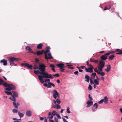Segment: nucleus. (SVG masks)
<instances>
[{"instance_id": "27", "label": "nucleus", "mask_w": 122, "mask_h": 122, "mask_svg": "<svg viewBox=\"0 0 122 122\" xmlns=\"http://www.w3.org/2000/svg\"><path fill=\"white\" fill-rule=\"evenodd\" d=\"M18 115L20 117H22L24 116V114L23 113H20V112H18Z\"/></svg>"}, {"instance_id": "55", "label": "nucleus", "mask_w": 122, "mask_h": 122, "mask_svg": "<svg viewBox=\"0 0 122 122\" xmlns=\"http://www.w3.org/2000/svg\"><path fill=\"white\" fill-rule=\"evenodd\" d=\"M64 70H65V69H63V68H60V71L61 72H64Z\"/></svg>"}, {"instance_id": "45", "label": "nucleus", "mask_w": 122, "mask_h": 122, "mask_svg": "<svg viewBox=\"0 0 122 122\" xmlns=\"http://www.w3.org/2000/svg\"><path fill=\"white\" fill-rule=\"evenodd\" d=\"M90 82L91 84H94V82L93 81L92 79H90Z\"/></svg>"}, {"instance_id": "4", "label": "nucleus", "mask_w": 122, "mask_h": 122, "mask_svg": "<svg viewBox=\"0 0 122 122\" xmlns=\"http://www.w3.org/2000/svg\"><path fill=\"white\" fill-rule=\"evenodd\" d=\"M15 86L12 84H9L5 89L8 91H10L12 90H15Z\"/></svg>"}, {"instance_id": "19", "label": "nucleus", "mask_w": 122, "mask_h": 122, "mask_svg": "<svg viewBox=\"0 0 122 122\" xmlns=\"http://www.w3.org/2000/svg\"><path fill=\"white\" fill-rule=\"evenodd\" d=\"M50 48L49 46H47L46 47V51H44V54H46L49 52L50 51Z\"/></svg>"}, {"instance_id": "51", "label": "nucleus", "mask_w": 122, "mask_h": 122, "mask_svg": "<svg viewBox=\"0 0 122 122\" xmlns=\"http://www.w3.org/2000/svg\"><path fill=\"white\" fill-rule=\"evenodd\" d=\"M56 115L57 118L59 119H61V117L58 114H56Z\"/></svg>"}, {"instance_id": "29", "label": "nucleus", "mask_w": 122, "mask_h": 122, "mask_svg": "<svg viewBox=\"0 0 122 122\" xmlns=\"http://www.w3.org/2000/svg\"><path fill=\"white\" fill-rule=\"evenodd\" d=\"M94 83L96 85H98L99 84V83L97 79H95L94 80Z\"/></svg>"}, {"instance_id": "2", "label": "nucleus", "mask_w": 122, "mask_h": 122, "mask_svg": "<svg viewBox=\"0 0 122 122\" xmlns=\"http://www.w3.org/2000/svg\"><path fill=\"white\" fill-rule=\"evenodd\" d=\"M19 58H16L14 57L10 56L8 58V61L9 62L10 65L12 66H16L17 65L16 63L18 61Z\"/></svg>"}, {"instance_id": "59", "label": "nucleus", "mask_w": 122, "mask_h": 122, "mask_svg": "<svg viewBox=\"0 0 122 122\" xmlns=\"http://www.w3.org/2000/svg\"><path fill=\"white\" fill-rule=\"evenodd\" d=\"M94 60L93 59L91 58L90 60V61L91 62H93Z\"/></svg>"}, {"instance_id": "36", "label": "nucleus", "mask_w": 122, "mask_h": 122, "mask_svg": "<svg viewBox=\"0 0 122 122\" xmlns=\"http://www.w3.org/2000/svg\"><path fill=\"white\" fill-rule=\"evenodd\" d=\"M56 106L57 109H59L61 108V107L59 105L57 104L56 105Z\"/></svg>"}, {"instance_id": "14", "label": "nucleus", "mask_w": 122, "mask_h": 122, "mask_svg": "<svg viewBox=\"0 0 122 122\" xmlns=\"http://www.w3.org/2000/svg\"><path fill=\"white\" fill-rule=\"evenodd\" d=\"M53 117L52 115L51 112H50L48 113V116L47 117V119L48 120L49 119H52Z\"/></svg>"}, {"instance_id": "33", "label": "nucleus", "mask_w": 122, "mask_h": 122, "mask_svg": "<svg viewBox=\"0 0 122 122\" xmlns=\"http://www.w3.org/2000/svg\"><path fill=\"white\" fill-rule=\"evenodd\" d=\"M51 114L53 115V116H55V115L57 114H56V112L55 110H54L52 111V112L51 113Z\"/></svg>"}, {"instance_id": "9", "label": "nucleus", "mask_w": 122, "mask_h": 122, "mask_svg": "<svg viewBox=\"0 0 122 122\" xmlns=\"http://www.w3.org/2000/svg\"><path fill=\"white\" fill-rule=\"evenodd\" d=\"M86 103L87 104L86 107L87 108L92 105L93 104V102L92 101H88L86 102Z\"/></svg>"}, {"instance_id": "1", "label": "nucleus", "mask_w": 122, "mask_h": 122, "mask_svg": "<svg viewBox=\"0 0 122 122\" xmlns=\"http://www.w3.org/2000/svg\"><path fill=\"white\" fill-rule=\"evenodd\" d=\"M46 66L43 63H42L39 65V68L40 72L39 74L41 75L38 76V79L41 83H43L44 81L43 79L44 78H49L53 79L54 77L51 75L49 74L48 73L45 71V68Z\"/></svg>"}, {"instance_id": "28", "label": "nucleus", "mask_w": 122, "mask_h": 122, "mask_svg": "<svg viewBox=\"0 0 122 122\" xmlns=\"http://www.w3.org/2000/svg\"><path fill=\"white\" fill-rule=\"evenodd\" d=\"M9 84H8L7 82H5L3 83L2 84L5 87H7Z\"/></svg>"}, {"instance_id": "31", "label": "nucleus", "mask_w": 122, "mask_h": 122, "mask_svg": "<svg viewBox=\"0 0 122 122\" xmlns=\"http://www.w3.org/2000/svg\"><path fill=\"white\" fill-rule=\"evenodd\" d=\"M28 64L27 63H23L21 64V65L22 66L25 67H27Z\"/></svg>"}, {"instance_id": "63", "label": "nucleus", "mask_w": 122, "mask_h": 122, "mask_svg": "<svg viewBox=\"0 0 122 122\" xmlns=\"http://www.w3.org/2000/svg\"><path fill=\"white\" fill-rule=\"evenodd\" d=\"M49 121L50 122H55L53 120H51V119H49Z\"/></svg>"}, {"instance_id": "35", "label": "nucleus", "mask_w": 122, "mask_h": 122, "mask_svg": "<svg viewBox=\"0 0 122 122\" xmlns=\"http://www.w3.org/2000/svg\"><path fill=\"white\" fill-rule=\"evenodd\" d=\"M12 111L14 113H16V112H19L17 110L15 109H13Z\"/></svg>"}, {"instance_id": "43", "label": "nucleus", "mask_w": 122, "mask_h": 122, "mask_svg": "<svg viewBox=\"0 0 122 122\" xmlns=\"http://www.w3.org/2000/svg\"><path fill=\"white\" fill-rule=\"evenodd\" d=\"M53 76H56V77H58L59 76H60V75L59 74H58V73H57V74H53Z\"/></svg>"}, {"instance_id": "49", "label": "nucleus", "mask_w": 122, "mask_h": 122, "mask_svg": "<svg viewBox=\"0 0 122 122\" xmlns=\"http://www.w3.org/2000/svg\"><path fill=\"white\" fill-rule=\"evenodd\" d=\"M48 84H49L50 85H52V86H53V87L55 86V85L54 84L52 83L49 82L48 83Z\"/></svg>"}, {"instance_id": "34", "label": "nucleus", "mask_w": 122, "mask_h": 122, "mask_svg": "<svg viewBox=\"0 0 122 122\" xmlns=\"http://www.w3.org/2000/svg\"><path fill=\"white\" fill-rule=\"evenodd\" d=\"M33 67V66L32 65H29V64L28 65L27 67L29 68L30 69H32V67Z\"/></svg>"}, {"instance_id": "30", "label": "nucleus", "mask_w": 122, "mask_h": 122, "mask_svg": "<svg viewBox=\"0 0 122 122\" xmlns=\"http://www.w3.org/2000/svg\"><path fill=\"white\" fill-rule=\"evenodd\" d=\"M39 72H40V71H39V70H35L34 72V73L37 75H38L39 74Z\"/></svg>"}, {"instance_id": "52", "label": "nucleus", "mask_w": 122, "mask_h": 122, "mask_svg": "<svg viewBox=\"0 0 122 122\" xmlns=\"http://www.w3.org/2000/svg\"><path fill=\"white\" fill-rule=\"evenodd\" d=\"M92 89V86L91 85H90L89 86L88 89L89 90H91Z\"/></svg>"}, {"instance_id": "17", "label": "nucleus", "mask_w": 122, "mask_h": 122, "mask_svg": "<svg viewBox=\"0 0 122 122\" xmlns=\"http://www.w3.org/2000/svg\"><path fill=\"white\" fill-rule=\"evenodd\" d=\"M31 112L29 110H27L26 111V115L28 117H30L31 116Z\"/></svg>"}, {"instance_id": "61", "label": "nucleus", "mask_w": 122, "mask_h": 122, "mask_svg": "<svg viewBox=\"0 0 122 122\" xmlns=\"http://www.w3.org/2000/svg\"><path fill=\"white\" fill-rule=\"evenodd\" d=\"M94 71L96 72H97V71H98V70L97 69V68H95L94 69Z\"/></svg>"}, {"instance_id": "40", "label": "nucleus", "mask_w": 122, "mask_h": 122, "mask_svg": "<svg viewBox=\"0 0 122 122\" xmlns=\"http://www.w3.org/2000/svg\"><path fill=\"white\" fill-rule=\"evenodd\" d=\"M26 49L28 51H31L32 49L29 47L26 46Z\"/></svg>"}, {"instance_id": "47", "label": "nucleus", "mask_w": 122, "mask_h": 122, "mask_svg": "<svg viewBox=\"0 0 122 122\" xmlns=\"http://www.w3.org/2000/svg\"><path fill=\"white\" fill-rule=\"evenodd\" d=\"M88 97H89V98L90 100V101H92V100L93 98L90 95V94H88Z\"/></svg>"}, {"instance_id": "50", "label": "nucleus", "mask_w": 122, "mask_h": 122, "mask_svg": "<svg viewBox=\"0 0 122 122\" xmlns=\"http://www.w3.org/2000/svg\"><path fill=\"white\" fill-rule=\"evenodd\" d=\"M71 66L70 65H68L66 66H68V68L69 69H73L74 68V67H71L70 66Z\"/></svg>"}, {"instance_id": "46", "label": "nucleus", "mask_w": 122, "mask_h": 122, "mask_svg": "<svg viewBox=\"0 0 122 122\" xmlns=\"http://www.w3.org/2000/svg\"><path fill=\"white\" fill-rule=\"evenodd\" d=\"M105 73L104 72H101L100 75L101 76H103L105 75Z\"/></svg>"}, {"instance_id": "57", "label": "nucleus", "mask_w": 122, "mask_h": 122, "mask_svg": "<svg viewBox=\"0 0 122 122\" xmlns=\"http://www.w3.org/2000/svg\"><path fill=\"white\" fill-rule=\"evenodd\" d=\"M104 67L102 66H98V69H99V68H103Z\"/></svg>"}, {"instance_id": "56", "label": "nucleus", "mask_w": 122, "mask_h": 122, "mask_svg": "<svg viewBox=\"0 0 122 122\" xmlns=\"http://www.w3.org/2000/svg\"><path fill=\"white\" fill-rule=\"evenodd\" d=\"M98 60H94L93 62L95 63H98Z\"/></svg>"}, {"instance_id": "54", "label": "nucleus", "mask_w": 122, "mask_h": 122, "mask_svg": "<svg viewBox=\"0 0 122 122\" xmlns=\"http://www.w3.org/2000/svg\"><path fill=\"white\" fill-rule=\"evenodd\" d=\"M50 67L52 68H54L55 66L53 64H51L50 65Z\"/></svg>"}, {"instance_id": "44", "label": "nucleus", "mask_w": 122, "mask_h": 122, "mask_svg": "<svg viewBox=\"0 0 122 122\" xmlns=\"http://www.w3.org/2000/svg\"><path fill=\"white\" fill-rule=\"evenodd\" d=\"M104 101V99H102V100H101L100 101H99L98 102V103L99 104H101Z\"/></svg>"}, {"instance_id": "39", "label": "nucleus", "mask_w": 122, "mask_h": 122, "mask_svg": "<svg viewBox=\"0 0 122 122\" xmlns=\"http://www.w3.org/2000/svg\"><path fill=\"white\" fill-rule=\"evenodd\" d=\"M76 68L78 69L79 71L80 72H82L83 71V70L80 69V67L77 66Z\"/></svg>"}, {"instance_id": "6", "label": "nucleus", "mask_w": 122, "mask_h": 122, "mask_svg": "<svg viewBox=\"0 0 122 122\" xmlns=\"http://www.w3.org/2000/svg\"><path fill=\"white\" fill-rule=\"evenodd\" d=\"M108 54H107V53L102 55L100 57L102 61H105L108 58L107 56H108Z\"/></svg>"}, {"instance_id": "42", "label": "nucleus", "mask_w": 122, "mask_h": 122, "mask_svg": "<svg viewBox=\"0 0 122 122\" xmlns=\"http://www.w3.org/2000/svg\"><path fill=\"white\" fill-rule=\"evenodd\" d=\"M66 112L68 113H70V112L69 110V107H67Z\"/></svg>"}, {"instance_id": "58", "label": "nucleus", "mask_w": 122, "mask_h": 122, "mask_svg": "<svg viewBox=\"0 0 122 122\" xmlns=\"http://www.w3.org/2000/svg\"><path fill=\"white\" fill-rule=\"evenodd\" d=\"M55 120L56 122H58V120L56 117L55 118Z\"/></svg>"}, {"instance_id": "21", "label": "nucleus", "mask_w": 122, "mask_h": 122, "mask_svg": "<svg viewBox=\"0 0 122 122\" xmlns=\"http://www.w3.org/2000/svg\"><path fill=\"white\" fill-rule=\"evenodd\" d=\"M104 101L105 103L107 104L108 102V98L107 96H106L104 97Z\"/></svg>"}, {"instance_id": "25", "label": "nucleus", "mask_w": 122, "mask_h": 122, "mask_svg": "<svg viewBox=\"0 0 122 122\" xmlns=\"http://www.w3.org/2000/svg\"><path fill=\"white\" fill-rule=\"evenodd\" d=\"M5 93L6 94L8 95H11L12 96V93L10 92H8L7 91H5Z\"/></svg>"}, {"instance_id": "41", "label": "nucleus", "mask_w": 122, "mask_h": 122, "mask_svg": "<svg viewBox=\"0 0 122 122\" xmlns=\"http://www.w3.org/2000/svg\"><path fill=\"white\" fill-rule=\"evenodd\" d=\"M56 102L58 104H60L61 102V101L60 100L58 99H57L56 100Z\"/></svg>"}, {"instance_id": "5", "label": "nucleus", "mask_w": 122, "mask_h": 122, "mask_svg": "<svg viewBox=\"0 0 122 122\" xmlns=\"http://www.w3.org/2000/svg\"><path fill=\"white\" fill-rule=\"evenodd\" d=\"M53 94V97L55 99H56L57 97L59 96V95L56 90H54L52 92Z\"/></svg>"}, {"instance_id": "10", "label": "nucleus", "mask_w": 122, "mask_h": 122, "mask_svg": "<svg viewBox=\"0 0 122 122\" xmlns=\"http://www.w3.org/2000/svg\"><path fill=\"white\" fill-rule=\"evenodd\" d=\"M45 51L42 50H41V51H37L36 52V54L37 56H39L41 55L43 53V52Z\"/></svg>"}, {"instance_id": "26", "label": "nucleus", "mask_w": 122, "mask_h": 122, "mask_svg": "<svg viewBox=\"0 0 122 122\" xmlns=\"http://www.w3.org/2000/svg\"><path fill=\"white\" fill-rule=\"evenodd\" d=\"M98 105L97 103H95L93 105V107L94 108L96 109L98 107Z\"/></svg>"}, {"instance_id": "38", "label": "nucleus", "mask_w": 122, "mask_h": 122, "mask_svg": "<svg viewBox=\"0 0 122 122\" xmlns=\"http://www.w3.org/2000/svg\"><path fill=\"white\" fill-rule=\"evenodd\" d=\"M3 82H4L3 80L0 78V85L2 84Z\"/></svg>"}, {"instance_id": "62", "label": "nucleus", "mask_w": 122, "mask_h": 122, "mask_svg": "<svg viewBox=\"0 0 122 122\" xmlns=\"http://www.w3.org/2000/svg\"><path fill=\"white\" fill-rule=\"evenodd\" d=\"M62 119H63L64 122H68L67 121H66L64 118H62Z\"/></svg>"}, {"instance_id": "37", "label": "nucleus", "mask_w": 122, "mask_h": 122, "mask_svg": "<svg viewBox=\"0 0 122 122\" xmlns=\"http://www.w3.org/2000/svg\"><path fill=\"white\" fill-rule=\"evenodd\" d=\"M116 52L115 51H111L110 52H109L108 53H107V54H108V55H109L110 54H113L115 52Z\"/></svg>"}, {"instance_id": "13", "label": "nucleus", "mask_w": 122, "mask_h": 122, "mask_svg": "<svg viewBox=\"0 0 122 122\" xmlns=\"http://www.w3.org/2000/svg\"><path fill=\"white\" fill-rule=\"evenodd\" d=\"M1 63H3V65L4 66L7 65V61L5 59H3L0 61Z\"/></svg>"}, {"instance_id": "8", "label": "nucleus", "mask_w": 122, "mask_h": 122, "mask_svg": "<svg viewBox=\"0 0 122 122\" xmlns=\"http://www.w3.org/2000/svg\"><path fill=\"white\" fill-rule=\"evenodd\" d=\"M93 69L90 67H88V68L86 67L85 68V70L86 71L88 72L92 73L93 72Z\"/></svg>"}, {"instance_id": "20", "label": "nucleus", "mask_w": 122, "mask_h": 122, "mask_svg": "<svg viewBox=\"0 0 122 122\" xmlns=\"http://www.w3.org/2000/svg\"><path fill=\"white\" fill-rule=\"evenodd\" d=\"M13 94L12 95V96H13L15 97H18V94L17 92H13Z\"/></svg>"}, {"instance_id": "12", "label": "nucleus", "mask_w": 122, "mask_h": 122, "mask_svg": "<svg viewBox=\"0 0 122 122\" xmlns=\"http://www.w3.org/2000/svg\"><path fill=\"white\" fill-rule=\"evenodd\" d=\"M90 76L87 75H86L85 76V80L88 83L89 82L90 80Z\"/></svg>"}, {"instance_id": "32", "label": "nucleus", "mask_w": 122, "mask_h": 122, "mask_svg": "<svg viewBox=\"0 0 122 122\" xmlns=\"http://www.w3.org/2000/svg\"><path fill=\"white\" fill-rule=\"evenodd\" d=\"M39 67L37 66L36 64L34 65V67L33 68V69L34 70L37 69H39Z\"/></svg>"}, {"instance_id": "3", "label": "nucleus", "mask_w": 122, "mask_h": 122, "mask_svg": "<svg viewBox=\"0 0 122 122\" xmlns=\"http://www.w3.org/2000/svg\"><path fill=\"white\" fill-rule=\"evenodd\" d=\"M9 99L11 100L14 102L13 103V105L15 108H17L18 107V106H19L20 105V103L18 102H17V104H16V103L15 102L16 101L15 97L13 96H12L11 97H10Z\"/></svg>"}, {"instance_id": "60", "label": "nucleus", "mask_w": 122, "mask_h": 122, "mask_svg": "<svg viewBox=\"0 0 122 122\" xmlns=\"http://www.w3.org/2000/svg\"><path fill=\"white\" fill-rule=\"evenodd\" d=\"M88 66H90V68H92V69H93L94 68L93 66L91 64H90Z\"/></svg>"}, {"instance_id": "16", "label": "nucleus", "mask_w": 122, "mask_h": 122, "mask_svg": "<svg viewBox=\"0 0 122 122\" xmlns=\"http://www.w3.org/2000/svg\"><path fill=\"white\" fill-rule=\"evenodd\" d=\"M56 65L59 67L60 68L64 67V64L63 63H59L58 64H56Z\"/></svg>"}, {"instance_id": "18", "label": "nucleus", "mask_w": 122, "mask_h": 122, "mask_svg": "<svg viewBox=\"0 0 122 122\" xmlns=\"http://www.w3.org/2000/svg\"><path fill=\"white\" fill-rule=\"evenodd\" d=\"M43 46V44L42 43L39 44L37 46V48L38 49H41Z\"/></svg>"}, {"instance_id": "7", "label": "nucleus", "mask_w": 122, "mask_h": 122, "mask_svg": "<svg viewBox=\"0 0 122 122\" xmlns=\"http://www.w3.org/2000/svg\"><path fill=\"white\" fill-rule=\"evenodd\" d=\"M47 53H46L45 54V58L46 59H53V57H52L51 55V54L50 53H49L48 54V55L49 56L47 57Z\"/></svg>"}, {"instance_id": "11", "label": "nucleus", "mask_w": 122, "mask_h": 122, "mask_svg": "<svg viewBox=\"0 0 122 122\" xmlns=\"http://www.w3.org/2000/svg\"><path fill=\"white\" fill-rule=\"evenodd\" d=\"M99 66L104 67L105 65V62L101 60H99Z\"/></svg>"}, {"instance_id": "64", "label": "nucleus", "mask_w": 122, "mask_h": 122, "mask_svg": "<svg viewBox=\"0 0 122 122\" xmlns=\"http://www.w3.org/2000/svg\"><path fill=\"white\" fill-rule=\"evenodd\" d=\"M118 52L120 53V55H122V50H120Z\"/></svg>"}, {"instance_id": "15", "label": "nucleus", "mask_w": 122, "mask_h": 122, "mask_svg": "<svg viewBox=\"0 0 122 122\" xmlns=\"http://www.w3.org/2000/svg\"><path fill=\"white\" fill-rule=\"evenodd\" d=\"M111 68V66L110 65H108L107 66V68H106L105 70L107 72H108L110 71V69Z\"/></svg>"}, {"instance_id": "23", "label": "nucleus", "mask_w": 122, "mask_h": 122, "mask_svg": "<svg viewBox=\"0 0 122 122\" xmlns=\"http://www.w3.org/2000/svg\"><path fill=\"white\" fill-rule=\"evenodd\" d=\"M96 76V73H94L92 74L91 75V77L90 78H91V79H93Z\"/></svg>"}, {"instance_id": "22", "label": "nucleus", "mask_w": 122, "mask_h": 122, "mask_svg": "<svg viewBox=\"0 0 122 122\" xmlns=\"http://www.w3.org/2000/svg\"><path fill=\"white\" fill-rule=\"evenodd\" d=\"M111 7V5H109L108 6H106L104 9V10H109L110 9Z\"/></svg>"}, {"instance_id": "24", "label": "nucleus", "mask_w": 122, "mask_h": 122, "mask_svg": "<svg viewBox=\"0 0 122 122\" xmlns=\"http://www.w3.org/2000/svg\"><path fill=\"white\" fill-rule=\"evenodd\" d=\"M115 57V56L113 55H111L109 57V59L110 60H112Z\"/></svg>"}, {"instance_id": "53", "label": "nucleus", "mask_w": 122, "mask_h": 122, "mask_svg": "<svg viewBox=\"0 0 122 122\" xmlns=\"http://www.w3.org/2000/svg\"><path fill=\"white\" fill-rule=\"evenodd\" d=\"M74 74L76 75H78V74L79 72L78 71H76L74 72Z\"/></svg>"}, {"instance_id": "48", "label": "nucleus", "mask_w": 122, "mask_h": 122, "mask_svg": "<svg viewBox=\"0 0 122 122\" xmlns=\"http://www.w3.org/2000/svg\"><path fill=\"white\" fill-rule=\"evenodd\" d=\"M45 81H44V82H46L47 81H48L50 82V80L48 79H45Z\"/></svg>"}]
</instances>
